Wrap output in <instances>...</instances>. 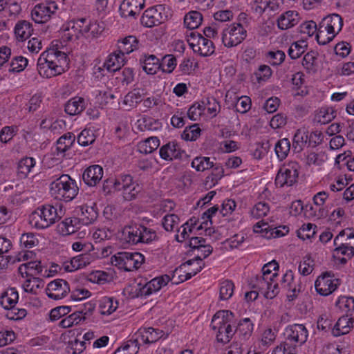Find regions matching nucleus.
I'll return each instance as SVG.
<instances>
[{
  "instance_id": "obj_1",
  "label": "nucleus",
  "mask_w": 354,
  "mask_h": 354,
  "mask_svg": "<svg viewBox=\"0 0 354 354\" xmlns=\"http://www.w3.org/2000/svg\"><path fill=\"white\" fill-rule=\"evenodd\" d=\"M104 29L97 21L86 17L75 18L65 25L62 38L65 41H77L81 37L91 40L97 38Z\"/></svg>"
},
{
  "instance_id": "obj_2",
  "label": "nucleus",
  "mask_w": 354,
  "mask_h": 354,
  "mask_svg": "<svg viewBox=\"0 0 354 354\" xmlns=\"http://www.w3.org/2000/svg\"><path fill=\"white\" fill-rule=\"evenodd\" d=\"M64 214L65 209L61 203H56L55 205L45 204L31 213L29 216V223L37 230H44L59 221Z\"/></svg>"
},
{
  "instance_id": "obj_3",
  "label": "nucleus",
  "mask_w": 354,
  "mask_h": 354,
  "mask_svg": "<svg viewBox=\"0 0 354 354\" xmlns=\"http://www.w3.org/2000/svg\"><path fill=\"white\" fill-rule=\"evenodd\" d=\"M79 192L76 181L68 174H62L50 185V193L59 201L69 202L73 200Z\"/></svg>"
},
{
  "instance_id": "obj_4",
  "label": "nucleus",
  "mask_w": 354,
  "mask_h": 354,
  "mask_svg": "<svg viewBox=\"0 0 354 354\" xmlns=\"http://www.w3.org/2000/svg\"><path fill=\"white\" fill-rule=\"evenodd\" d=\"M234 314L230 310H219L214 314L212 319L210 326L216 331V339L222 344L228 343L235 334V330L232 327Z\"/></svg>"
},
{
  "instance_id": "obj_5",
  "label": "nucleus",
  "mask_w": 354,
  "mask_h": 354,
  "mask_svg": "<svg viewBox=\"0 0 354 354\" xmlns=\"http://www.w3.org/2000/svg\"><path fill=\"white\" fill-rule=\"evenodd\" d=\"M145 261L140 252H121L111 257V263L124 271H133L139 268Z\"/></svg>"
},
{
  "instance_id": "obj_6",
  "label": "nucleus",
  "mask_w": 354,
  "mask_h": 354,
  "mask_svg": "<svg viewBox=\"0 0 354 354\" xmlns=\"http://www.w3.org/2000/svg\"><path fill=\"white\" fill-rule=\"evenodd\" d=\"M283 337L286 345L298 351V348L306 342L308 330L304 324H290L286 327Z\"/></svg>"
},
{
  "instance_id": "obj_7",
  "label": "nucleus",
  "mask_w": 354,
  "mask_h": 354,
  "mask_svg": "<svg viewBox=\"0 0 354 354\" xmlns=\"http://www.w3.org/2000/svg\"><path fill=\"white\" fill-rule=\"evenodd\" d=\"M300 167L296 161L284 163L279 169L275 177L274 183L277 187H283L292 186L297 182Z\"/></svg>"
},
{
  "instance_id": "obj_8",
  "label": "nucleus",
  "mask_w": 354,
  "mask_h": 354,
  "mask_svg": "<svg viewBox=\"0 0 354 354\" xmlns=\"http://www.w3.org/2000/svg\"><path fill=\"white\" fill-rule=\"evenodd\" d=\"M204 266L205 263L203 262L201 256H197L176 268L173 278L178 275V281H176V283L184 282L201 272Z\"/></svg>"
},
{
  "instance_id": "obj_9",
  "label": "nucleus",
  "mask_w": 354,
  "mask_h": 354,
  "mask_svg": "<svg viewBox=\"0 0 354 354\" xmlns=\"http://www.w3.org/2000/svg\"><path fill=\"white\" fill-rule=\"evenodd\" d=\"M167 18L165 7L158 4L145 10L140 18V23L145 27L152 28L163 24Z\"/></svg>"
},
{
  "instance_id": "obj_10",
  "label": "nucleus",
  "mask_w": 354,
  "mask_h": 354,
  "mask_svg": "<svg viewBox=\"0 0 354 354\" xmlns=\"http://www.w3.org/2000/svg\"><path fill=\"white\" fill-rule=\"evenodd\" d=\"M345 231L342 230L334 239L335 248L333 252V257L341 264H346L348 259L354 256V240L353 243H343Z\"/></svg>"
},
{
  "instance_id": "obj_11",
  "label": "nucleus",
  "mask_w": 354,
  "mask_h": 354,
  "mask_svg": "<svg viewBox=\"0 0 354 354\" xmlns=\"http://www.w3.org/2000/svg\"><path fill=\"white\" fill-rule=\"evenodd\" d=\"M247 30L239 24H230L222 32V42L227 48L236 46L247 37Z\"/></svg>"
},
{
  "instance_id": "obj_12",
  "label": "nucleus",
  "mask_w": 354,
  "mask_h": 354,
  "mask_svg": "<svg viewBox=\"0 0 354 354\" xmlns=\"http://www.w3.org/2000/svg\"><path fill=\"white\" fill-rule=\"evenodd\" d=\"M188 42L194 52L198 53L203 57H207L214 53V46L212 41L203 37L197 32H192Z\"/></svg>"
},
{
  "instance_id": "obj_13",
  "label": "nucleus",
  "mask_w": 354,
  "mask_h": 354,
  "mask_svg": "<svg viewBox=\"0 0 354 354\" xmlns=\"http://www.w3.org/2000/svg\"><path fill=\"white\" fill-rule=\"evenodd\" d=\"M58 10L55 1H46L35 6L32 11V18L37 24H44L55 15Z\"/></svg>"
},
{
  "instance_id": "obj_14",
  "label": "nucleus",
  "mask_w": 354,
  "mask_h": 354,
  "mask_svg": "<svg viewBox=\"0 0 354 354\" xmlns=\"http://www.w3.org/2000/svg\"><path fill=\"white\" fill-rule=\"evenodd\" d=\"M339 285V279L335 278L330 272L323 273L317 277L315 282L316 291L322 296L330 295Z\"/></svg>"
},
{
  "instance_id": "obj_15",
  "label": "nucleus",
  "mask_w": 354,
  "mask_h": 354,
  "mask_svg": "<svg viewBox=\"0 0 354 354\" xmlns=\"http://www.w3.org/2000/svg\"><path fill=\"white\" fill-rule=\"evenodd\" d=\"M279 288L287 292V297L289 301L295 299L301 291L302 285L300 281L296 282L293 272L287 270L280 280Z\"/></svg>"
},
{
  "instance_id": "obj_16",
  "label": "nucleus",
  "mask_w": 354,
  "mask_h": 354,
  "mask_svg": "<svg viewBox=\"0 0 354 354\" xmlns=\"http://www.w3.org/2000/svg\"><path fill=\"white\" fill-rule=\"evenodd\" d=\"M71 292L68 283L64 279H57L47 285L46 293L47 296L54 300L65 297Z\"/></svg>"
},
{
  "instance_id": "obj_17",
  "label": "nucleus",
  "mask_w": 354,
  "mask_h": 354,
  "mask_svg": "<svg viewBox=\"0 0 354 354\" xmlns=\"http://www.w3.org/2000/svg\"><path fill=\"white\" fill-rule=\"evenodd\" d=\"M145 3V0H124L119 8L121 17L135 19L144 8Z\"/></svg>"
},
{
  "instance_id": "obj_18",
  "label": "nucleus",
  "mask_w": 354,
  "mask_h": 354,
  "mask_svg": "<svg viewBox=\"0 0 354 354\" xmlns=\"http://www.w3.org/2000/svg\"><path fill=\"white\" fill-rule=\"evenodd\" d=\"M159 154L162 159L166 161L181 159L185 154L176 141L169 142L162 145L159 150Z\"/></svg>"
},
{
  "instance_id": "obj_19",
  "label": "nucleus",
  "mask_w": 354,
  "mask_h": 354,
  "mask_svg": "<svg viewBox=\"0 0 354 354\" xmlns=\"http://www.w3.org/2000/svg\"><path fill=\"white\" fill-rule=\"evenodd\" d=\"M319 25L326 30L327 34H333L335 36L342 28L343 19L339 15L332 14L324 17Z\"/></svg>"
},
{
  "instance_id": "obj_20",
  "label": "nucleus",
  "mask_w": 354,
  "mask_h": 354,
  "mask_svg": "<svg viewBox=\"0 0 354 354\" xmlns=\"http://www.w3.org/2000/svg\"><path fill=\"white\" fill-rule=\"evenodd\" d=\"M91 255L86 253L77 255L72 258L70 261H64L62 264V267L59 268V270L63 269L67 272L75 271L88 265L91 262Z\"/></svg>"
},
{
  "instance_id": "obj_21",
  "label": "nucleus",
  "mask_w": 354,
  "mask_h": 354,
  "mask_svg": "<svg viewBox=\"0 0 354 354\" xmlns=\"http://www.w3.org/2000/svg\"><path fill=\"white\" fill-rule=\"evenodd\" d=\"M103 168L98 165H93L87 167L83 174L82 179L89 187L95 186L103 177Z\"/></svg>"
},
{
  "instance_id": "obj_22",
  "label": "nucleus",
  "mask_w": 354,
  "mask_h": 354,
  "mask_svg": "<svg viewBox=\"0 0 354 354\" xmlns=\"http://www.w3.org/2000/svg\"><path fill=\"white\" fill-rule=\"evenodd\" d=\"M170 280V277L167 274L156 277L149 281L142 280L147 297L159 291L162 287L167 285Z\"/></svg>"
},
{
  "instance_id": "obj_23",
  "label": "nucleus",
  "mask_w": 354,
  "mask_h": 354,
  "mask_svg": "<svg viewBox=\"0 0 354 354\" xmlns=\"http://www.w3.org/2000/svg\"><path fill=\"white\" fill-rule=\"evenodd\" d=\"M139 62L143 71L149 75L156 74L161 67L160 59L154 55L144 54Z\"/></svg>"
},
{
  "instance_id": "obj_24",
  "label": "nucleus",
  "mask_w": 354,
  "mask_h": 354,
  "mask_svg": "<svg viewBox=\"0 0 354 354\" xmlns=\"http://www.w3.org/2000/svg\"><path fill=\"white\" fill-rule=\"evenodd\" d=\"M37 71L39 74L45 78H51L62 73L61 68L48 63L44 57H39L37 60Z\"/></svg>"
},
{
  "instance_id": "obj_25",
  "label": "nucleus",
  "mask_w": 354,
  "mask_h": 354,
  "mask_svg": "<svg viewBox=\"0 0 354 354\" xmlns=\"http://www.w3.org/2000/svg\"><path fill=\"white\" fill-rule=\"evenodd\" d=\"M299 14L295 10H288L282 13L277 19L278 28L281 30H287L299 22Z\"/></svg>"
},
{
  "instance_id": "obj_26",
  "label": "nucleus",
  "mask_w": 354,
  "mask_h": 354,
  "mask_svg": "<svg viewBox=\"0 0 354 354\" xmlns=\"http://www.w3.org/2000/svg\"><path fill=\"white\" fill-rule=\"evenodd\" d=\"M352 316L342 315L332 328V334L338 337L349 333L353 326Z\"/></svg>"
},
{
  "instance_id": "obj_27",
  "label": "nucleus",
  "mask_w": 354,
  "mask_h": 354,
  "mask_svg": "<svg viewBox=\"0 0 354 354\" xmlns=\"http://www.w3.org/2000/svg\"><path fill=\"white\" fill-rule=\"evenodd\" d=\"M86 106L84 97L75 96L70 99L65 104L64 111L70 115H75L81 113Z\"/></svg>"
},
{
  "instance_id": "obj_28",
  "label": "nucleus",
  "mask_w": 354,
  "mask_h": 354,
  "mask_svg": "<svg viewBox=\"0 0 354 354\" xmlns=\"http://www.w3.org/2000/svg\"><path fill=\"white\" fill-rule=\"evenodd\" d=\"M33 31L32 24L26 20L18 21L14 29L18 41H24L30 37Z\"/></svg>"
},
{
  "instance_id": "obj_29",
  "label": "nucleus",
  "mask_w": 354,
  "mask_h": 354,
  "mask_svg": "<svg viewBox=\"0 0 354 354\" xmlns=\"http://www.w3.org/2000/svg\"><path fill=\"white\" fill-rule=\"evenodd\" d=\"M125 57L118 50L110 54L104 66L110 72H115L124 64Z\"/></svg>"
},
{
  "instance_id": "obj_30",
  "label": "nucleus",
  "mask_w": 354,
  "mask_h": 354,
  "mask_svg": "<svg viewBox=\"0 0 354 354\" xmlns=\"http://www.w3.org/2000/svg\"><path fill=\"white\" fill-rule=\"evenodd\" d=\"M308 131L305 128L296 131L292 141V149L295 153H300L306 145H308Z\"/></svg>"
},
{
  "instance_id": "obj_31",
  "label": "nucleus",
  "mask_w": 354,
  "mask_h": 354,
  "mask_svg": "<svg viewBox=\"0 0 354 354\" xmlns=\"http://www.w3.org/2000/svg\"><path fill=\"white\" fill-rule=\"evenodd\" d=\"M140 223H133L124 227L122 234L129 243L136 245L140 243L138 240L140 236Z\"/></svg>"
},
{
  "instance_id": "obj_32",
  "label": "nucleus",
  "mask_w": 354,
  "mask_h": 354,
  "mask_svg": "<svg viewBox=\"0 0 354 354\" xmlns=\"http://www.w3.org/2000/svg\"><path fill=\"white\" fill-rule=\"evenodd\" d=\"M335 306L342 313V315L352 316L354 313V298L340 296L335 302Z\"/></svg>"
},
{
  "instance_id": "obj_33",
  "label": "nucleus",
  "mask_w": 354,
  "mask_h": 354,
  "mask_svg": "<svg viewBox=\"0 0 354 354\" xmlns=\"http://www.w3.org/2000/svg\"><path fill=\"white\" fill-rule=\"evenodd\" d=\"M139 41L136 37L130 35L124 38L118 44V50L124 56L128 55L138 48Z\"/></svg>"
},
{
  "instance_id": "obj_34",
  "label": "nucleus",
  "mask_w": 354,
  "mask_h": 354,
  "mask_svg": "<svg viewBox=\"0 0 354 354\" xmlns=\"http://www.w3.org/2000/svg\"><path fill=\"white\" fill-rule=\"evenodd\" d=\"M141 340L145 344H152L157 342L164 335L162 330L152 327L144 328L140 330Z\"/></svg>"
},
{
  "instance_id": "obj_35",
  "label": "nucleus",
  "mask_w": 354,
  "mask_h": 354,
  "mask_svg": "<svg viewBox=\"0 0 354 354\" xmlns=\"http://www.w3.org/2000/svg\"><path fill=\"white\" fill-rule=\"evenodd\" d=\"M336 116V111L330 106L321 107L315 113V121L322 124L331 122Z\"/></svg>"
},
{
  "instance_id": "obj_36",
  "label": "nucleus",
  "mask_w": 354,
  "mask_h": 354,
  "mask_svg": "<svg viewBox=\"0 0 354 354\" xmlns=\"http://www.w3.org/2000/svg\"><path fill=\"white\" fill-rule=\"evenodd\" d=\"M75 141V136L72 132H68L62 136L57 141L56 151L64 153L73 145Z\"/></svg>"
},
{
  "instance_id": "obj_37",
  "label": "nucleus",
  "mask_w": 354,
  "mask_h": 354,
  "mask_svg": "<svg viewBox=\"0 0 354 354\" xmlns=\"http://www.w3.org/2000/svg\"><path fill=\"white\" fill-rule=\"evenodd\" d=\"M144 90L135 88L128 92L124 97L123 104L131 109L135 108L142 101Z\"/></svg>"
},
{
  "instance_id": "obj_38",
  "label": "nucleus",
  "mask_w": 354,
  "mask_h": 354,
  "mask_svg": "<svg viewBox=\"0 0 354 354\" xmlns=\"http://www.w3.org/2000/svg\"><path fill=\"white\" fill-rule=\"evenodd\" d=\"M253 324L249 318H244L239 321L235 330V333L243 339H248L253 331Z\"/></svg>"
},
{
  "instance_id": "obj_39",
  "label": "nucleus",
  "mask_w": 354,
  "mask_h": 354,
  "mask_svg": "<svg viewBox=\"0 0 354 354\" xmlns=\"http://www.w3.org/2000/svg\"><path fill=\"white\" fill-rule=\"evenodd\" d=\"M44 286V281L39 277L27 279L23 283L22 288L24 290L28 293L36 295L37 290Z\"/></svg>"
},
{
  "instance_id": "obj_40",
  "label": "nucleus",
  "mask_w": 354,
  "mask_h": 354,
  "mask_svg": "<svg viewBox=\"0 0 354 354\" xmlns=\"http://www.w3.org/2000/svg\"><path fill=\"white\" fill-rule=\"evenodd\" d=\"M290 142L288 138L280 139L276 142L274 151L280 161L286 158L290 151Z\"/></svg>"
},
{
  "instance_id": "obj_41",
  "label": "nucleus",
  "mask_w": 354,
  "mask_h": 354,
  "mask_svg": "<svg viewBox=\"0 0 354 354\" xmlns=\"http://www.w3.org/2000/svg\"><path fill=\"white\" fill-rule=\"evenodd\" d=\"M144 283L142 279L140 282H136L126 287L124 292L129 297L134 299L138 297H147L144 290Z\"/></svg>"
},
{
  "instance_id": "obj_42",
  "label": "nucleus",
  "mask_w": 354,
  "mask_h": 354,
  "mask_svg": "<svg viewBox=\"0 0 354 354\" xmlns=\"http://www.w3.org/2000/svg\"><path fill=\"white\" fill-rule=\"evenodd\" d=\"M82 221L80 218H66L62 222V231L66 234H71L80 228Z\"/></svg>"
},
{
  "instance_id": "obj_43",
  "label": "nucleus",
  "mask_w": 354,
  "mask_h": 354,
  "mask_svg": "<svg viewBox=\"0 0 354 354\" xmlns=\"http://www.w3.org/2000/svg\"><path fill=\"white\" fill-rule=\"evenodd\" d=\"M202 21L203 17L201 12L190 11L185 16L184 24L187 28L193 30L197 28L201 24Z\"/></svg>"
},
{
  "instance_id": "obj_44",
  "label": "nucleus",
  "mask_w": 354,
  "mask_h": 354,
  "mask_svg": "<svg viewBox=\"0 0 354 354\" xmlns=\"http://www.w3.org/2000/svg\"><path fill=\"white\" fill-rule=\"evenodd\" d=\"M140 236L138 240L140 243H151L158 239L156 231L151 227H147L140 223Z\"/></svg>"
},
{
  "instance_id": "obj_45",
  "label": "nucleus",
  "mask_w": 354,
  "mask_h": 354,
  "mask_svg": "<svg viewBox=\"0 0 354 354\" xmlns=\"http://www.w3.org/2000/svg\"><path fill=\"white\" fill-rule=\"evenodd\" d=\"M35 160L32 157L21 158L17 166L18 174L21 178H26L35 165Z\"/></svg>"
},
{
  "instance_id": "obj_46",
  "label": "nucleus",
  "mask_w": 354,
  "mask_h": 354,
  "mask_svg": "<svg viewBox=\"0 0 354 354\" xmlns=\"http://www.w3.org/2000/svg\"><path fill=\"white\" fill-rule=\"evenodd\" d=\"M159 145L160 140L157 137H150L140 142L138 148L141 153L148 154L156 150Z\"/></svg>"
},
{
  "instance_id": "obj_47",
  "label": "nucleus",
  "mask_w": 354,
  "mask_h": 354,
  "mask_svg": "<svg viewBox=\"0 0 354 354\" xmlns=\"http://www.w3.org/2000/svg\"><path fill=\"white\" fill-rule=\"evenodd\" d=\"M307 46L308 45L306 41H297L290 45L288 50V54L291 59H296L305 53Z\"/></svg>"
},
{
  "instance_id": "obj_48",
  "label": "nucleus",
  "mask_w": 354,
  "mask_h": 354,
  "mask_svg": "<svg viewBox=\"0 0 354 354\" xmlns=\"http://www.w3.org/2000/svg\"><path fill=\"white\" fill-rule=\"evenodd\" d=\"M19 299V295L15 288H11L10 290L3 295L0 299V304L3 308H8L15 306Z\"/></svg>"
},
{
  "instance_id": "obj_49",
  "label": "nucleus",
  "mask_w": 354,
  "mask_h": 354,
  "mask_svg": "<svg viewBox=\"0 0 354 354\" xmlns=\"http://www.w3.org/2000/svg\"><path fill=\"white\" fill-rule=\"evenodd\" d=\"M317 53L311 50L307 53L302 60V65L308 73H315L317 72Z\"/></svg>"
},
{
  "instance_id": "obj_50",
  "label": "nucleus",
  "mask_w": 354,
  "mask_h": 354,
  "mask_svg": "<svg viewBox=\"0 0 354 354\" xmlns=\"http://www.w3.org/2000/svg\"><path fill=\"white\" fill-rule=\"evenodd\" d=\"M118 307V302L111 297H104L100 304V313L104 315L112 314Z\"/></svg>"
},
{
  "instance_id": "obj_51",
  "label": "nucleus",
  "mask_w": 354,
  "mask_h": 354,
  "mask_svg": "<svg viewBox=\"0 0 354 354\" xmlns=\"http://www.w3.org/2000/svg\"><path fill=\"white\" fill-rule=\"evenodd\" d=\"M234 285L231 280H224L220 283L219 298L221 300H227L234 293Z\"/></svg>"
},
{
  "instance_id": "obj_52",
  "label": "nucleus",
  "mask_w": 354,
  "mask_h": 354,
  "mask_svg": "<svg viewBox=\"0 0 354 354\" xmlns=\"http://www.w3.org/2000/svg\"><path fill=\"white\" fill-rule=\"evenodd\" d=\"M277 281V278L268 279L263 295L266 299H273L279 293L280 288Z\"/></svg>"
},
{
  "instance_id": "obj_53",
  "label": "nucleus",
  "mask_w": 354,
  "mask_h": 354,
  "mask_svg": "<svg viewBox=\"0 0 354 354\" xmlns=\"http://www.w3.org/2000/svg\"><path fill=\"white\" fill-rule=\"evenodd\" d=\"M269 277L267 275L263 276L262 274L257 275L250 279L249 285L252 289L257 290L259 293L264 295L265 287L267 286Z\"/></svg>"
},
{
  "instance_id": "obj_54",
  "label": "nucleus",
  "mask_w": 354,
  "mask_h": 354,
  "mask_svg": "<svg viewBox=\"0 0 354 354\" xmlns=\"http://www.w3.org/2000/svg\"><path fill=\"white\" fill-rule=\"evenodd\" d=\"M214 166V162L210 161L209 157H196L192 162V167L198 171H203L212 168Z\"/></svg>"
},
{
  "instance_id": "obj_55",
  "label": "nucleus",
  "mask_w": 354,
  "mask_h": 354,
  "mask_svg": "<svg viewBox=\"0 0 354 354\" xmlns=\"http://www.w3.org/2000/svg\"><path fill=\"white\" fill-rule=\"evenodd\" d=\"M97 218V212L93 207L86 206L82 208V217L80 219L82 225H88L91 224Z\"/></svg>"
},
{
  "instance_id": "obj_56",
  "label": "nucleus",
  "mask_w": 354,
  "mask_h": 354,
  "mask_svg": "<svg viewBox=\"0 0 354 354\" xmlns=\"http://www.w3.org/2000/svg\"><path fill=\"white\" fill-rule=\"evenodd\" d=\"M201 129L198 124L189 125L182 133V138L187 141H194L201 136Z\"/></svg>"
},
{
  "instance_id": "obj_57",
  "label": "nucleus",
  "mask_w": 354,
  "mask_h": 354,
  "mask_svg": "<svg viewBox=\"0 0 354 354\" xmlns=\"http://www.w3.org/2000/svg\"><path fill=\"white\" fill-rule=\"evenodd\" d=\"M77 142L81 146H88L95 140V136L93 130L84 129L77 136Z\"/></svg>"
},
{
  "instance_id": "obj_58",
  "label": "nucleus",
  "mask_w": 354,
  "mask_h": 354,
  "mask_svg": "<svg viewBox=\"0 0 354 354\" xmlns=\"http://www.w3.org/2000/svg\"><path fill=\"white\" fill-rule=\"evenodd\" d=\"M179 221V217L176 214H167L163 217L162 227L166 231L172 232L175 228L178 229Z\"/></svg>"
},
{
  "instance_id": "obj_59",
  "label": "nucleus",
  "mask_w": 354,
  "mask_h": 354,
  "mask_svg": "<svg viewBox=\"0 0 354 354\" xmlns=\"http://www.w3.org/2000/svg\"><path fill=\"white\" fill-rule=\"evenodd\" d=\"M317 226L312 223L304 224L297 231V236L302 239L306 240L313 237L315 234V228Z\"/></svg>"
},
{
  "instance_id": "obj_60",
  "label": "nucleus",
  "mask_w": 354,
  "mask_h": 354,
  "mask_svg": "<svg viewBox=\"0 0 354 354\" xmlns=\"http://www.w3.org/2000/svg\"><path fill=\"white\" fill-rule=\"evenodd\" d=\"M141 187L136 182L131 183L128 187H125L122 189L121 191L122 192L123 198L125 201H131L135 199L140 192Z\"/></svg>"
},
{
  "instance_id": "obj_61",
  "label": "nucleus",
  "mask_w": 354,
  "mask_h": 354,
  "mask_svg": "<svg viewBox=\"0 0 354 354\" xmlns=\"http://www.w3.org/2000/svg\"><path fill=\"white\" fill-rule=\"evenodd\" d=\"M28 63V59L23 56L15 57L11 61L9 71L12 73L21 72L27 66Z\"/></svg>"
},
{
  "instance_id": "obj_62",
  "label": "nucleus",
  "mask_w": 354,
  "mask_h": 354,
  "mask_svg": "<svg viewBox=\"0 0 354 354\" xmlns=\"http://www.w3.org/2000/svg\"><path fill=\"white\" fill-rule=\"evenodd\" d=\"M160 64L163 72L171 73L177 65L176 58L173 55H166L162 57Z\"/></svg>"
},
{
  "instance_id": "obj_63",
  "label": "nucleus",
  "mask_w": 354,
  "mask_h": 354,
  "mask_svg": "<svg viewBox=\"0 0 354 354\" xmlns=\"http://www.w3.org/2000/svg\"><path fill=\"white\" fill-rule=\"evenodd\" d=\"M268 62L272 66L280 65L286 58V54L283 51L277 50L276 51H269L266 54Z\"/></svg>"
},
{
  "instance_id": "obj_64",
  "label": "nucleus",
  "mask_w": 354,
  "mask_h": 354,
  "mask_svg": "<svg viewBox=\"0 0 354 354\" xmlns=\"http://www.w3.org/2000/svg\"><path fill=\"white\" fill-rule=\"evenodd\" d=\"M86 343L84 341H80L75 339L70 341L66 348V352L68 354H80L86 348Z\"/></svg>"
}]
</instances>
